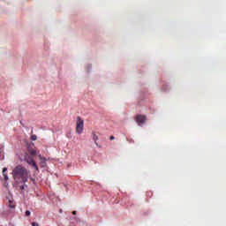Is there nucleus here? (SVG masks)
Instances as JSON below:
<instances>
[{"instance_id": "2", "label": "nucleus", "mask_w": 226, "mask_h": 226, "mask_svg": "<svg viewBox=\"0 0 226 226\" xmlns=\"http://www.w3.org/2000/svg\"><path fill=\"white\" fill-rule=\"evenodd\" d=\"M76 133H78V135H82V133H84V119L80 117H77Z\"/></svg>"}, {"instance_id": "7", "label": "nucleus", "mask_w": 226, "mask_h": 226, "mask_svg": "<svg viewBox=\"0 0 226 226\" xmlns=\"http://www.w3.org/2000/svg\"><path fill=\"white\" fill-rule=\"evenodd\" d=\"M6 172H8V168H4L3 175H4V181H8V174H6Z\"/></svg>"}, {"instance_id": "1", "label": "nucleus", "mask_w": 226, "mask_h": 226, "mask_svg": "<svg viewBox=\"0 0 226 226\" xmlns=\"http://www.w3.org/2000/svg\"><path fill=\"white\" fill-rule=\"evenodd\" d=\"M12 177L17 183H27L29 179V170L22 165H18L12 170Z\"/></svg>"}, {"instance_id": "5", "label": "nucleus", "mask_w": 226, "mask_h": 226, "mask_svg": "<svg viewBox=\"0 0 226 226\" xmlns=\"http://www.w3.org/2000/svg\"><path fill=\"white\" fill-rule=\"evenodd\" d=\"M39 159L41 160L40 166L45 169L47 167V159L41 155H39Z\"/></svg>"}, {"instance_id": "14", "label": "nucleus", "mask_w": 226, "mask_h": 226, "mask_svg": "<svg viewBox=\"0 0 226 226\" xmlns=\"http://www.w3.org/2000/svg\"><path fill=\"white\" fill-rule=\"evenodd\" d=\"M72 215H77V211H72Z\"/></svg>"}, {"instance_id": "15", "label": "nucleus", "mask_w": 226, "mask_h": 226, "mask_svg": "<svg viewBox=\"0 0 226 226\" xmlns=\"http://www.w3.org/2000/svg\"><path fill=\"white\" fill-rule=\"evenodd\" d=\"M20 190H24V185H21V186H20Z\"/></svg>"}, {"instance_id": "11", "label": "nucleus", "mask_w": 226, "mask_h": 226, "mask_svg": "<svg viewBox=\"0 0 226 226\" xmlns=\"http://www.w3.org/2000/svg\"><path fill=\"white\" fill-rule=\"evenodd\" d=\"M25 215H26V216H31V211L26 210Z\"/></svg>"}, {"instance_id": "9", "label": "nucleus", "mask_w": 226, "mask_h": 226, "mask_svg": "<svg viewBox=\"0 0 226 226\" xmlns=\"http://www.w3.org/2000/svg\"><path fill=\"white\" fill-rule=\"evenodd\" d=\"M28 153H29L28 154L30 156H36V150H34V149H29Z\"/></svg>"}, {"instance_id": "6", "label": "nucleus", "mask_w": 226, "mask_h": 226, "mask_svg": "<svg viewBox=\"0 0 226 226\" xmlns=\"http://www.w3.org/2000/svg\"><path fill=\"white\" fill-rule=\"evenodd\" d=\"M92 137H93V140H94L95 146H98L99 138H98V135H96V132H92Z\"/></svg>"}, {"instance_id": "12", "label": "nucleus", "mask_w": 226, "mask_h": 226, "mask_svg": "<svg viewBox=\"0 0 226 226\" xmlns=\"http://www.w3.org/2000/svg\"><path fill=\"white\" fill-rule=\"evenodd\" d=\"M32 226H40V224L38 222H32Z\"/></svg>"}, {"instance_id": "3", "label": "nucleus", "mask_w": 226, "mask_h": 226, "mask_svg": "<svg viewBox=\"0 0 226 226\" xmlns=\"http://www.w3.org/2000/svg\"><path fill=\"white\" fill-rule=\"evenodd\" d=\"M25 162H26V163L30 165L33 169H34V170H36L37 172L40 170L38 165L36 164V162H34V158L33 157V155L26 154L25 155Z\"/></svg>"}, {"instance_id": "10", "label": "nucleus", "mask_w": 226, "mask_h": 226, "mask_svg": "<svg viewBox=\"0 0 226 226\" xmlns=\"http://www.w3.org/2000/svg\"><path fill=\"white\" fill-rule=\"evenodd\" d=\"M38 137L36 136V134H33L31 136V140H37Z\"/></svg>"}, {"instance_id": "8", "label": "nucleus", "mask_w": 226, "mask_h": 226, "mask_svg": "<svg viewBox=\"0 0 226 226\" xmlns=\"http://www.w3.org/2000/svg\"><path fill=\"white\" fill-rule=\"evenodd\" d=\"M9 207H11V209L15 208V201H13V200H9Z\"/></svg>"}, {"instance_id": "4", "label": "nucleus", "mask_w": 226, "mask_h": 226, "mask_svg": "<svg viewBox=\"0 0 226 226\" xmlns=\"http://www.w3.org/2000/svg\"><path fill=\"white\" fill-rule=\"evenodd\" d=\"M135 121L139 124V126H140V124H144V123H146L147 121L146 116L138 115L135 117Z\"/></svg>"}, {"instance_id": "13", "label": "nucleus", "mask_w": 226, "mask_h": 226, "mask_svg": "<svg viewBox=\"0 0 226 226\" xmlns=\"http://www.w3.org/2000/svg\"><path fill=\"white\" fill-rule=\"evenodd\" d=\"M114 139H116L114 136H110V137H109V139H110V140H114Z\"/></svg>"}]
</instances>
